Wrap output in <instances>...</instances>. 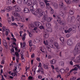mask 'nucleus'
<instances>
[{"mask_svg":"<svg viewBox=\"0 0 80 80\" xmlns=\"http://www.w3.org/2000/svg\"><path fill=\"white\" fill-rule=\"evenodd\" d=\"M59 64L61 66H64V62L61 61L59 62Z\"/></svg>","mask_w":80,"mask_h":80,"instance_id":"obj_24","label":"nucleus"},{"mask_svg":"<svg viewBox=\"0 0 80 80\" xmlns=\"http://www.w3.org/2000/svg\"><path fill=\"white\" fill-rule=\"evenodd\" d=\"M74 69V70H76V71H77V70H78V69H77V67H75V68H74V69Z\"/></svg>","mask_w":80,"mask_h":80,"instance_id":"obj_53","label":"nucleus"},{"mask_svg":"<svg viewBox=\"0 0 80 80\" xmlns=\"http://www.w3.org/2000/svg\"><path fill=\"white\" fill-rule=\"evenodd\" d=\"M3 50V48L1 47H0V52H2Z\"/></svg>","mask_w":80,"mask_h":80,"instance_id":"obj_61","label":"nucleus"},{"mask_svg":"<svg viewBox=\"0 0 80 80\" xmlns=\"http://www.w3.org/2000/svg\"><path fill=\"white\" fill-rule=\"evenodd\" d=\"M11 75H12V76H13V77H15V75H16V77L17 76V73L15 72H12L11 73Z\"/></svg>","mask_w":80,"mask_h":80,"instance_id":"obj_28","label":"nucleus"},{"mask_svg":"<svg viewBox=\"0 0 80 80\" xmlns=\"http://www.w3.org/2000/svg\"><path fill=\"white\" fill-rule=\"evenodd\" d=\"M54 6L55 8H58V6L57 3H54Z\"/></svg>","mask_w":80,"mask_h":80,"instance_id":"obj_23","label":"nucleus"},{"mask_svg":"<svg viewBox=\"0 0 80 80\" xmlns=\"http://www.w3.org/2000/svg\"><path fill=\"white\" fill-rule=\"evenodd\" d=\"M80 45L79 43H78L76 45L75 48L73 51V53H74V56H75L77 54V52L78 50V48L80 47Z\"/></svg>","mask_w":80,"mask_h":80,"instance_id":"obj_2","label":"nucleus"},{"mask_svg":"<svg viewBox=\"0 0 80 80\" xmlns=\"http://www.w3.org/2000/svg\"><path fill=\"white\" fill-rule=\"evenodd\" d=\"M12 14L15 16V17H17V16H18V13H17V12H16L14 11H12Z\"/></svg>","mask_w":80,"mask_h":80,"instance_id":"obj_12","label":"nucleus"},{"mask_svg":"<svg viewBox=\"0 0 80 80\" xmlns=\"http://www.w3.org/2000/svg\"><path fill=\"white\" fill-rule=\"evenodd\" d=\"M73 38H71L70 39H68L67 41V44L69 46H71L72 45V43H73Z\"/></svg>","mask_w":80,"mask_h":80,"instance_id":"obj_4","label":"nucleus"},{"mask_svg":"<svg viewBox=\"0 0 80 80\" xmlns=\"http://www.w3.org/2000/svg\"><path fill=\"white\" fill-rule=\"evenodd\" d=\"M50 47L51 48H55L53 47V45H50Z\"/></svg>","mask_w":80,"mask_h":80,"instance_id":"obj_56","label":"nucleus"},{"mask_svg":"<svg viewBox=\"0 0 80 80\" xmlns=\"http://www.w3.org/2000/svg\"><path fill=\"white\" fill-rule=\"evenodd\" d=\"M21 47H22L23 48H25V44L22 45V43H21Z\"/></svg>","mask_w":80,"mask_h":80,"instance_id":"obj_40","label":"nucleus"},{"mask_svg":"<svg viewBox=\"0 0 80 80\" xmlns=\"http://www.w3.org/2000/svg\"><path fill=\"white\" fill-rule=\"evenodd\" d=\"M60 25H63V26H64V25H65V22L63 21H61L60 22Z\"/></svg>","mask_w":80,"mask_h":80,"instance_id":"obj_32","label":"nucleus"},{"mask_svg":"<svg viewBox=\"0 0 80 80\" xmlns=\"http://www.w3.org/2000/svg\"><path fill=\"white\" fill-rule=\"evenodd\" d=\"M23 3L24 4H26L28 3V0H23Z\"/></svg>","mask_w":80,"mask_h":80,"instance_id":"obj_36","label":"nucleus"},{"mask_svg":"<svg viewBox=\"0 0 80 80\" xmlns=\"http://www.w3.org/2000/svg\"><path fill=\"white\" fill-rule=\"evenodd\" d=\"M45 32H49V31L48 29H46V30H45Z\"/></svg>","mask_w":80,"mask_h":80,"instance_id":"obj_64","label":"nucleus"},{"mask_svg":"<svg viewBox=\"0 0 80 80\" xmlns=\"http://www.w3.org/2000/svg\"><path fill=\"white\" fill-rule=\"evenodd\" d=\"M47 22H51V18L49 17H48L46 20Z\"/></svg>","mask_w":80,"mask_h":80,"instance_id":"obj_34","label":"nucleus"},{"mask_svg":"<svg viewBox=\"0 0 80 80\" xmlns=\"http://www.w3.org/2000/svg\"><path fill=\"white\" fill-rule=\"evenodd\" d=\"M64 1L65 2H66L67 5L70 4V3H71V1H70V0H64Z\"/></svg>","mask_w":80,"mask_h":80,"instance_id":"obj_19","label":"nucleus"},{"mask_svg":"<svg viewBox=\"0 0 80 80\" xmlns=\"http://www.w3.org/2000/svg\"><path fill=\"white\" fill-rule=\"evenodd\" d=\"M13 9V7H12L11 6H8V8H7V12H10V11H12V10Z\"/></svg>","mask_w":80,"mask_h":80,"instance_id":"obj_9","label":"nucleus"},{"mask_svg":"<svg viewBox=\"0 0 80 80\" xmlns=\"http://www.w3.org/2000/svg\"><path fill=\"white\" fill-rule=\"evenodd\" d=\"M70 36V35L69 34H68L66 35V37L67 38H68V37H69Z\"/></svg>","mask_w":80,"mask_h":80,"instance_id":"obj_59","label":"nucleus"},{"mask_svg":"<svg viewBox=\"0 0 80 80\" xmlns=\"http://www.w3.org/2000/svg\"><path fill=\"white\" fill-rule=\"evenodd\" d=\"M59 15L60 16L63 17V18H64V17H65V15L63 14V12L62 11H61L59 12Z\"/></svg>","mask_w":80,"mask_h":80,"instance_id":"obj_15","label":"nucleus"},{"mask_svg":"<svg viewBox=\"0 0 80 80\" xmlns=\"http://www.w3.org/2000/svg\"><path fill=\"white\" fill-rule=\"evenodd\" d=\"M39 5L41 8H43L45 7V4L44 2H41L40 3Z\"/></svg>","mask_w":80,"mask_h":80,"instance_id":"obj_8","label":"nucleus"},{"mask_svg":"<svg viewBox=\"0 0 80 80\" xmlns=\"http://www.w3.org/2000/svg\"><path fill=\"white\" fill-rule=\"evenodd\" d=\"M73 17H71L70 16H69L68 18H67V20L70 22L72 20V18Z\"/></svg>","mask_w":80,"mask_h":80,"instance_id":"obj_13","label":"nucleus"},{"mask_svg":"<svg viewBox=\"0 0 80 80\" xmlns=\"http://www.w3.org/2000/svg\"><path fill=\"white\" fill-rule=\"evenodd\" d=\"M48 15H45L43 16L42 18V21L43 22H45L47 20V19L48 18Z\"/></svg>","mask_w":80,"mask_h":80,"instance_id":"obj_6","label":"nucleus"},{"mask_svg":"<svg viewBox=\"0 0 80 80\" xmlns=\"http://www.w3.org/2000/svg\"><path fill=\"white\" fill-rule=\"evenodd\" d=\"M68 8H70L69 7H66L65 6H63V9L64 10H65V11H66L68 10Z\"/></svg>","mask_w":80,"mask_h":80,"instance_id":"obj_21","label":"nucleus"},{"mask_svg":"<svg viewBox=\"0 0 80 80\" xmlns=\"http://www.w3.org/2000/svg\"><path fill=\"white\" fill-rule=\"evenodd\" d=\"M47 28H51V24L50 23H47L46 24Z\"/></svg>","mask_w":80,"mask_h":80,"instance_id":"obj_16","label":"nucleus"},{"mask_svg":"<svg viewBox=\"0 0 80 80\" xmlns=\"http://www.w3.org/2000/svg\"><path fill=\"white\" fill-rule=\"evenodd\" d=\"M54 13V11L53 9L51 8V11H50V13L51 14H53Z\"/></svg>","mask_w":80,"mask_h":80,"instance_id":"obj_30","label":"nucleus"},{"mask_svg":"<svg viewBox=\"0 0 80 80\" xmlns=\"http://www.w3.org/2000/svg\"><path fill=\"white\" fill-rule=\"evenodd\" d=\"M29 26H31V28H32V27H33V24H30Z\"/></svg>","mask_w":80,"mask_h":80,"instance_id":"obj_58","label":"nucleus"},{"mask_svg":"<svg viewBox=\"0 0 80 80\" xmlns=\"http://www.w3.org/2000/svg\"><path fill=\"white\" fill-rule=\"evenodd\" d=\"M69 13L70 15H73V13H74V11L72 9H70L69 10Z\"/></svg>","mask_w":80,"mask_h":80,"instance_id":"obj_18","label":"nucleus"},{"mask_svg":"<svg viewBox=\"0 0 80 80\" xmlns=\"http://www.w3.org/2000/svg\"><path fill=\"white\" fill-rule=\"evenodd\" d=\"M54 45L55 47L57 48L58 49H60V47L59 46V45L58 44V43L56 42H55L54 43Z\"/></svg>","mask_w":80,"mask_h":80,"instance_id":"obj_10","label":"nucleus"},{"mask_svg":"<svg viewBox=\"0 0 80 80\" xmlns=\"http://www.w3.org/2000/svg\"><path fill=\"white\" fill-rule=\"evenodd\" d=\"M33 5H32L30 7V11L31 12L33 15H37L38 17H40L43 15V11L40 9H37L36 11H34Z\"/></svg>","mask_w":80,"mask_h":80,"instance_id":"obj_1","label":"nucleus"},{"mask_svg":"<svg viewBox=\"0 0 80 80\" xmlns=\"http://www.w3.org/2000/svg\"><path fill=\"white\" fill-rule=\"evenodd\" d=\"M63 3L62 2V4H59L60 7H61V8H62L63 6Z\"/></svg>","mask_w":80,"mask_h":80,"instance_id":"obj_42","label":"nucleus"},{"mask_svg":"<svg viewBox=\"0 0 80 80\" xmlns=\"http://www.w3.org/2000/svg\"><path fill=\"white\" fill-rule=\"evenodd\" d=\"M15 55L16 56V57H18L20 56L19 53H18V52L16 51L15 53Z\"/></svg>","mask_w":80,"mask_h":80,"instance_id":"obj_26","label":"nucleus"},{"mask_svg":"<svg viewBox=\"0 0 80 80\" xmlns=\"http://www.w3.org/2000/svg\"><path fill=\"white\" fill-rule=\"evenodd\" d=\"M43 36L45 38H48V37H49V35L47 33H46L44 34Z\"/></svg>","mask_w":80,"mask_h":80,"instance_id":"obj_22","label":"nucleus"},{"mask_svg":"<svg viewBox=\"0 0 80 80\" xmlns=\"http://www.w3.org/2000/svg\"><path fill=\"white\" fill-rule=\"evenodd\" d=\"M39 70H40L42 74H44V72H43V68L42 67H40Z\"/></svg>","mask_w":80,"mask_h":80,"instance_id":"obj_17","label":"nucleus"},{"mask_svg":"<svg viewBox=\"0 0 80 80\" xmlns=\"http://www.w3.org/2000/svg\"><path fill=\"white\" fill-rule=\"evenodd\" d=\"M35 48H36V47H35V45H32V47L30 49V51H32V50L33 51L34 50H35Z\"/></svg>","mask_w":80,"mask_h":80,"instance_id":"obj_11","label":"nucleus"},{"mask_svg":"<svg viewBox=\"0 0 80 80\" xmlns=\"http://www.w3.org/2000/svg\"><path fill=\"white\" fill-rule=\"evenodd\" d=\"M39 28H40V29H44L45 28L43 26H40L39 27Z\"/></svg>","mask_w":80,"mask_h":80,"instance_id":"obj_41","label":"nucleus"},{"mask_svg":"<svg viewBox=\"0 0 80 80\" xmlns=\"http://www.w3.org/2000/svg\"><path fill=\"white\" fill-rule=\"evenodd\" d=\"M23 12L24 13H30V10L28 8H25L23 10Z\"/></svg>","mask_w":80,"mask_h":80,"instance_id":"obj_7","label":"nucleus"},{"mask_svg":"<svg viewBox=\"0 0 80 80\" xmlns=\"http://www.w3.org/2000/svg\"><path fill=\"white\" fill-rule=\"evenodd\" d=\"M17 2L18 4H21L22 2V0H17Z\"/></svg>","mask_w":80,"mask_h":80,"instance_id":"obj_31","label":"nucleus"},{"mask_svg":"<svg viewBox=\"0 0 80 80\" xmlns=\"http://www.w3.org/2000/svg\"><path fill=\"white\" fill-rule=\"evenodd\" d=\"M32 4V1H30L28 2V6H30V5H31Z\"/></svg>","mask_w":80,"mask_h":80,"instance_id":"obj_38","label":"nucleus"},{"mask_svg":"<svg viewBox=\"0 0 80 80\" xmlns=\"http://www.w3.org/2000/svg\"><path fill=\"white\" fill-rule=\"evenodd\" d=\"M33 57H35V54H34V53H32V54L31 55V58H33Z\"/></svg>","mask_w":80,"mask_h":80,"instance_id":"obj_52","label":"nucleus"},{"mask_svg":"<svg viewBox=\"0 0 80 80\" xmlns=\"http://www.w3.org/2000/svg\"><path fill=\"white\" fill-rule=\"evenodd\" d=\"M47 49L48 52H52V49H51V48H50V47H48Z\"/></svg>","mask_w":80,"mask_h":80,"instance_id":"obj_35","label":"nucleus"},{"mask_svg":"<svg viewBox=\"0 0 80 80\" xmlns=\"http://www.w3.org/2000/svg\"><path fill=\"white\" fill-rule=\"evenodd\" d=\"M73 1L74 2V3H78V0H73Z\"/></svg>","mask_w":80,"mask_h":80,"instance_id":"obj_49","label":"nucleus"},{"mask_svg":"<svg viewBox=\"0 0 80 80\" xmlns=\"http://www.w3.org/2000/svg\"><path fill=\"white\" fill-rule=\"evenodd\" d=\"M11 25H12V26H13V25H15V26H16V27H18V25L17 24L15 23H11Z\"/></svg>","mask_w":80,"mask_h":80,"instance_id":"obj_39","label":"nucleus"},{"mask_svg":"<svg viewBox=\"0 0 80 80\" xmlns=\"http://www.w3.org/2000/svg\"><path fill=\"white\" fill-rule=\"evenodd\" d=\"M5 42H4L3 43V45L4 46H5L6 45H7V43L6 42V41H5V40H4Z\"/></svg>","mask_w":80,"mask_h":80,"instance_id":"obj_51","label":"nucleus"},{"mask_svg":"<svg viewBox=\"0 0 80 80\" xmlns=\"http://www.w3.org/2000/svg\"><path fill=\"white\" fill-rule=\"evenodd\" d=\"M72 29L71 28H69L68 30V33H69V32H72Z\"/></svg>","mask_w":80,"mask_h":80,"instance_id":"obj_47","label":"nucleus"},{"mask_svg":"<svg viewBox=\"0 0 80 80\" xmlns=\"http://www.w3.org/2000/svg\"><path fill=\"white\" fill-rule=\"evenodd\" d=\"M43 67L45 69H48V66L46 64H44V65H43Z\"/></svg>","mask_w":80,"mask_h":80,"instance_id":"obj_25","label":"nucleus"},{"mask_svg":"<svg viewBox=\"0 0 80 80\" xmlns=\"http://www.w3.org/2000/svg\"><path fill=\"white\" fill-rule=\"evenodd\" d=\"M3 69H1V75H2V73H3Z\"/></svg>","mask_w":80,"mask_h":80,"instance_id":"obj_63","label":"nucleus"},{"mask_svg":"<svg viewBox=\"0 0 80 80\" xmlns=\"http://www.w3.org/2000/svg\"><path fill=\"white\" fill-rule=\"evenodd\" d=\"M6 3L8 5H10L12 3V0H7Z\"/></svg>","mask_w":80,"mask_h":80,"instance_id":"obj_20","label":"nucleus"},{"mask_svg":"<svg viewBox=\"0 0 80 80\" xmlns=\"http://www.w3.org/2000/svg\"><path fill=\"white\" fill-rule=\"evenodd\" d=\"M11 21H12V19H9L8 20V22L9 23H11Z\"/></svg>","mask_w":80,"mask_h":80,"instance_id":"obj_46","label":"nucleus"},{"mask_svg":"<svg viewBox=\"0 0 80 80\" xmlns=\"http://www.w3.org/2000/svg\"><path fill=\"white\" fill-rule=\"evenodd\" d=\"M72 30L73 33H76L77 29H76V28H75L74 29H72Z\"/></svg>","mask_w":80,"mask_h":80,"instance_id":"obj_43","label":"nucleus"},{"mask_svg":"<svg viewBox=\"0 0 80 80\" xmlns=\"http://www.w3.org/2000/svg\"><path fill=\"white\" fill-rule=\"evenodd\" d=\"M28 78L29 80H32V79H33V77L32 76H29Z\"/></svg>","mask_w":80,"mask_h":80,"instance_id":"obj_48","label":"nucleus"},{"mask_svg":"<svg viewBox=\"0 0 80 80\" xmlns=\"http://www.w3.org/2000/svg\"><path fill=\"white\" fill-rule=\"evenodd\" d=\"M50 41L51 42H53L54 41V38H51Z\"/></svg>","mask_w":80,"mask_h":80,"instance_id":"obj_45","label":"nucleus"},{"mask_svg":"<svg viewBox=\"0 0 80 80\" xmlns=\"http://www.w3.org/2000/svg\"><path fill=\"white\" fill-rule=\"evenodd\" d=\"M36 43H38V42H40V40L38 39H36V40L35 41Z\"/></svg>","mask_w":80,"mask_h":80,"instance_id":"obj_44","label":"nucleus"},{"mask_svg":"<svg viewBox=\"0 0 80 80\" xmlns=\"http://www.w3.org/2000/svg\"><path fill=\"white\" fill-rule=\"evenodd\" d=\"M60 72L61 73H64V72H65V69H61L60 70Z\"/></svg>","mask_w":80,"mask_h":80,"instance_id":"obj_37","label":"nucleus"},{"mask_svg":"<svg viewBox=\"0 0 80 80\" xmlns=\"http://www.w3.org/2000/svg\"><path fill=\"white\" fill-rule=\"evenodd\" d=\"M60 40L62 42H64V40H65L64 39V38L63 37H61L59 38Z\"/></svg>","mask_w":80,"mask_h":80,"instance_id":"obj_27","label":"nucleus"},{"mask_svg":"<svg viewBox=\"0 0 80 80\" xmlns=\"http://www.w3.org/2000/svg\"><path fill=\"white\" fill-rule=\"evenodd\" d=\"M50 62L52 65H54V64L55 63V62H56V61L55 60L53 59L52 60L50 61Z\"/></svg>","mask_w":80,"mask_h":80,"instance_id":"obj_14","label":"nucleus"},{"mask_svg":"<svg viewBox=\"0 0 80 80\" xmlns=\"http://www.w3.org/2000/svg\"><path fill=\"white\" fill-rule=\"evenodd\" d=\"M11 18H12V20L13 21H14L15 19H14V17L13 16H11Z\"/></svg>","mask_w":80,"mask_h":80,"instance_id":"obj_50","label":"nucleus"},{"mask_svg":"<svg viewBox=\"0 0 80 80\" xmlns=\"http://www.w3.org/2000/svg\"><path fill=\"white\" fill-rule=\"evenodd\" d=\"M29 35L30 37H32V33H29Z\"/></svg>","mask_w":80,"mask_h":80,"instance_id":"obj_62","label":"nucleus"},{"mask_svg":"<svg viewBox=\"0 0 80 80\" xmlns=\"http://www.w3.org/2000/svg\"><path fill=\"white\" fill-rule=\"evenodd\" d=\"M52 58V56H50V55H48V58L49 59H50Z\"/></svg>","mask_w":80,"mask_h":80,"instance_id":"obj_60","label":"nucleus"},{"mask_svg":"<svg viewBox=\"0 0 80 80\" xmlns=\"http://www.w3.org/2000/svg\"><path fill=\"white\" fill-rule=\"evenodd\" d=\"M78 28L79 31L80 30V25L79 24L78 26Z\"/></svg>","mask_w":80,"mask_h":80,"instance_id":"obj_54","label":"nucleus"},{"mask_svg":"<svg viewBox=\"0 0 80 80\" xmlns=\"http://www.w3.org/2000/svg\"><path fill=\"white\" fill-rule=\"evenodd\" d=\"M44 2L46 3V9L48 10H49V9L51 8V7H50V3H48V1L47 0H45L44 1Z\"/></svg>","mask_w":80,"mask_h":80,"instance_id":"obj_5","label":"nucleus"},{"mask_svg":"<svg viewBox=\"0 0 80 80\" xmlns=\"http://www.w3.org/2000/svg\"><path fill=\"white\" fill-rule=\"evenodd\" d=\"M19 20L21 21V22H23L25 21V20L24 19V18H19Z\"/></svg>","mask_w":80,"mask_h":80,"instance_id":"obj_29","label":"nucleus"},{"mask_svg":"<svg viewBox=\"0 0 80 80\" xmlns=\"http://www.w3.org/2000/svg\"><path fill=\"white\" fill-rule=\"evenodd\" d=\"M26 37V36L25 35H23L22 37V40H23V41H25V38Z\"/></svg>","mask_w":80,"mask_h":80,"instance_id":"obj_33","label":"nucleus"},{"mask_svg":"<svg viewBox=\"0 0 80 80\" xmlns=\"http://www.w3.org/2000/svg\"><path fill=\"white\" fill-rule=\"evenodd\" d=\"M12 40H13V41H14L15 42H16L17 41V40L15 38H12Z\"/></svg>","mask_w":80,"mask_h":80,"instance_id":"obj_57","label":"nucleus"},{"mask_svg":"<svg viewBox=\"0 0 80 80\" xmlns=\"http://www.w3.org/2000/svg\"><path fill=\"white\" fill-rule=\"evenodd\" d=\"M37 61H38V62H40V58H39V57L37 58Z\"/></svg>","mask_w":80,"mask_h":80,"instance_id":"obj_55","label":"nucleus"},{"mask_svg":"<svg viewBox=\"0 0 80 80\" xmlns=\"http://www.w3.org/2000/svg\"><path fill=\"white\" fill-rule=\"evenodd\" d=\"M13 10H15L16 12H20L21 9L18 5H16L13 7Z\"/></svg>","mask_w":80,"mask_h":80,"instance_id":"obj_3","label":"nucleus"}]
</instances>
